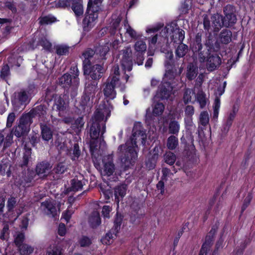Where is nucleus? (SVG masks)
<instances>
[{"label":"nucleus","instance_id":"nucleus-1","mask_svg":"<svg viewBox=\"0 0 255 255\" xmlns=\"http://www.w3.org/2000/svg\"><path fill=\"white\" fill-rule=\"evenodd\" d=\"M146 139L145 131L143 130L140 123L134 124L132 129V134L126 144L120 145L118 152L123 165L128 168L134 163L137 157L136 142L140 141L144 144Z\"/></svg>","mask_w":255,"mask_h":255},{"label":"nucleus","instance_id":"nucleus-2","mask_svg":"<svg viewBox=\"0 0 255 255\" xmlns=\"http://www.w3.org/2000/svg\"><path fill=\"white\" fill-rule=\"evenodd\" d=\"M111 110L105 106L100 107L96 112L92 119L93 123L90 128V134L92 139H97L100 133L103 134L106 131L105 122H104L105 117L106 120L110 116Z\"/></svg>","mask_w":255,"mask_h":255},{"label":"nucleus","instance_id":"nucleus-3","mask_svg":"<svg viewBox=\"0 0 255 255\" xmlns=\"http://www.w3.org/2000/svg\"><path fill=\"white\" fill-rule=\"evenodd\" d=\"M107 82L103 86V92L107 100H113L116 98L117 93L115 88L117 86H120L122 91H124L126 88L125 84H122L120 81L119 66H115Z\"/></svg>","mask_w":255,"mask_h":255},{"label":"nucleus","instance_id":"nucleus-4","mask_svg":"<svg viewBox=\"0 0 255 255\" xmlns=\"http://www.w3.org/2000/svg\"><path fill=\"white\" fill-rule=\"evenodd\" d=\"M109 46L108 45H105L99 48V53H95V51L91 49H88L85 50L82 55L83 58V66L94 64L101 61L105 58V56L109 51Z\"/></svg>","mask_w":255,"mask_h":255},{"label":"nucleus","instance_id":"nucleus-5","mask_svg":"<svg viewBox=\"0 0 255 255\" xmlns=\"http://www.w3.org/2000/svg\"><path fill=\"white\" fill-rule=\"evenodd\" d=\"M175 74H174L170 70L166 72L163 78L164 83L159 88L156 96L162 100L168 99L172 94L173 87L168 80H171L175 77Z\"/></svg>","mask_w":255,"mask_h":255},{"label":"nucleus","instance_id":"nucleus-6","mask_svg":"<svg viewBox=\"0 0 255 255\" xmlns=\"http://www.w3.org/2000/svg\"><path fill=\"white\" fill-rule=\"evenodd\" d=\"M103 62L101 61L92 65L84 66V74L94 80H99L105 72Z\"/></svg>","mask_w":255,"mask_h":255},{"label":"nucleus","instance_id":"nucleus-7","mask_svg":"<svg viewBox=\"0 0 255 255\" xmlns=\"http://www.w3.org/2000/svg\"><path fill=\"white\" fill-rule=\"evenodd\" d=\"M73 70L75 74L72 78L69 74H65L59 79V83L63 87H71L75 90L79 85V79L78 77L79 71L76 67H73Z\"/></svg>","mask_w":255,"mask_h":255},{"label":"nucleus","instance_id":"nucleus-8","mask_svg":"<svg viewBox=\"0 0 255 255\" xmlns=\"http://www.w3.org/2000/svg\"><path fill=\"white\" fill-rule=\"evenodd\" d=\"M166 32L172 33V39L174 42L181 43L185 38V31L178 28L177 24L174 22H171L166 26Z\"/></svg>","mask_w":255,"mask_h":255},{"label":"nucleus","instance_id":"nucleus-9","mask_svg":"<svg viewBox=\"0 0 255 255\" xmlns=\"http://www.w3.org/2000/svg\"><path fill=\"white\" fill-rule=\"evenodd\" d=\"M59 3L62 7L71 6L72 9L77 17L81 16L83 14L84 9L81 0H61Z\"/></svg>","mask_w":255,"mask_h":255},{"label":"nucleus","instance_id":"nucleus-10","mask_svg":"<svg viewBox=\"0 0 255 255\" xmlns=\"http://www.w3.org/2000/svg\"><path fill=\"white\" fill-rule=\"evenodd\" d=\"M235 8L233 6L228 4L224 8L225 16L223 18L224 26L228 27L233 25L237 21L236 15L235 14Z\"/></svg>","mask_w":255,"mask_h":255},{"label":"nucleus","instance_id":"nucleus-11","mask_svg":"<svg viewBox=\"0 0 255 255\" xmlns=\"http://www.w3.org/2000/svg\"><path fill=\"white\" fill-rule=\"evenodd\" d=\"M121 64L125 70H132L131 49L129 46L126 47L120 53Z\"/></svg>","mask_w":255,"mask_h":255},{"label":"nucleus","instance_id":"nucleus-12","mask_svg":"<svg viewBox=\"0 0 255 255\" xmlns=\"http://www.w3.org/2000/svg\"><path fill=\"white\" fill-rule=\"evenodd\" d=\"M30 124L29 117L22 116L20 119L18 125L14 128V135L19 137L27 133L29 130Z\"/></svg>","mask_w":255,"mask_h":255},{"label":"nucleus","instance_id":"nucleus-13","mask_svg":"<svg viewBox=\"0 0 255 255\" xmlns=\"http://www.w3.org/2000/svg\"><path fill=\"white\" fill-rule=\"evenodd\" d=\"M40 208L45 214L53 217L56 216L58 212L55 201L50 199L41 203Z\"/></svg>","mask_w":255,"mask_h":255},{"label":"nucleus","instance_id":"nucleus-14","mask_svg":"<svg viewBox=\"0 0 255 255\" xmlns=\"http://www.w3.org/2000/svg\"><path fill=\"white\" fill-rule=\"evenodd\" d=\"M28 102V96L24 92H20L14 94L12 103L16 110H18L21 106H24Z\"/></svg>","mask_w":255,"mask_h":255},{"label":"nucleus","instance_id":"nucleus-15","mask_svg":"<svg viewBox=\"0 0 255 255\" xmlns=\"http://www.w3.org/2000/svg\"><path fill=\"white\" fill-rule=\"evenodd\" d=\"M104 167L102 171V174L104 176H110L112 175L115 171V166L113 162V156L108 155L104 157L103 159Z\"/></svg>","mask_w":255,"mask_h":255},{"label":"nucleus","instance_id":"nucleus-16","mask_svg":"<svg viewBox=\"0 0 255 255\" xmlns=\"http://www.w3.org/2000/svg\"><path fill=\"white\" fill-rule=\"evenodd\" d=\"M221 63L220 56L216 53H209L207 59L206 66L208 71H213Z\"/></svg>","mask_w":255,"mask_h":255},{"label":"nucleus","instance_id":"nucleus-17","mask_svg":"<svg viewBox=\"0 0 255 255\" xmlns=\"http://www.w3.org/2000/svg\"><path fill=\"white\" fill-rule=\"evenodd\" d=\"M238 111V107L234 105L232 111L228 113L226 122L223 126L222 131L224 133H226L229 131Z\"/></svg>","mask_w":255,"mask_h":255},{"label":"nucleus","instance_id":"nucleus-18","mask_svg":"<svg viewBox=\"0 0 255 255\" xmlns=\"http://www.w3.org/2000/svg\"><path fill=\"white\" fill-rule=\"evenodd\" d=\"M127 186L126 184H122L116 186L114 189V196L115 201L118 207L120 201L122 200L127 193Z\"/></svg>","mask_w":255,"mask_h":255},{"label":"nucleus","instance_id":"nucleus-19","mask_svg":"<svg viewBox=\"0 0 255 255\" xmlns=\"http://www.w3.org/2000/svg\"><path fill=\"white\" fill-rule=\"evenodd\" d=\"M51 170V166L49 163L42 162L38 164L36 167L37 174L40 177H44L49 173Z\"/></svg>","mask_w":255,"mask_h":255},{"label":"nucleus","instance_id":"nucleus-20","mask_svg":"<svg viewBox=\"0 0 255 255\" xmlns=\"http://www.w3.org/2000/svg\"><path fill=\"white\" fill-rule=\"evenodd\" d=\"M103 0H89L87 6V13H98V11L101 10L102 3Z\"/></svg>","mask_w":255,"mask_h":255},{"label":"nucleus","instance_id":"nucleus-21","mask_svg":"<svg viewBox=\"0 0 255 255\" xmlns=\"http://www.w3.org/2000/svg\"><path fill=\"white\" fill-rule=\"evenodd\" d=\"M13 135L11 132L2 130L0 132V146L3 143L4 147L9 146L12 140Z\"/></svg>","mask_w":255,"mask_h":255},{"label":"nucleus","instance_id":"nucleus-22","mask_svg":"<svg viewBox=\"0 0 255 255\" xmlns=\"http://www.w3.org/2000/svg\"><path fill=\"white\" fill-rule=\"evenodd\" d=\"M87 181L82 178V179H79L78 178H74L71 181V188L69 190V189L67 190V193L69 192V191H77L82 189L83 186L86 184Z\"/></svg>","mask_w":255,"mask_h":255},{"label":"nucleus","instance_id":"nucleus-23","mask_svg":"<svg viewBox=\"0 0 255 255\" xmlns=\"http://www.w3.org/2000/svg\"><path fill=\"white\" fill-rule=\"evenodd\" d=\"M212 21V27L215 31H218L223 25V16L219 13H216L213 15L211 17Z\"/></svg>","mask_w":255,"mask_h":255},{"label":"nucleus","instance_id":"nucleus-24","mask_svg":"<svg viewBox=\"0 0 255 255\" xmlns=\"http://www.w3.org/2000/svg\"><path fill=\"white\" fill-rule=\"evenodd\" d=\"M88 222L90 226L93 228L99 226L101 223L99 212L94 211L89 216Z\"/></svg>","mask_w":255,"mask_h":255},{"label":"nucleus","instance_id":"nucleus-25","mask_svg":"<svg viewBox=\"0 0 255 255\" xmlns=\"http://www.w3.org/2000/svg\"><path fill=\"white\" fill-rule=\"evenodd\" d=\"M98 18V13H88L86 11V16L83 20L84 24L87 27H92L95 23Z\"/></svg>","mask_w":255,"mask_h":255},{"label":"nucleus","instance_id":"nucleus-26","mask_svg":"<svg viewBox=\"0 0 255 255\" xmlns=\"http://www.w3.org/2000/svg\"><path fill=\"white\" fill-rule=\"evenodd\" d=\"M41 135L43 140L49 141L52 139L53 132L51 128L44 124H40Z\"/></svg>","mask_w":255,"mask_h":255},{"label":"nucleus","instance_id":"nucleus-27","mask_svg":"<svg viewBox=\"0 0 255 255\" xmlns=\"http://www.w3.org/2000/svg\"><path fill=\"white\" fill-rule=\"evenodd\" d=\"M232 32L228 29L223 30L219 35V40L223 44H227L231 41Z\"/></svg>","mask_w":255,"mask_h":255},{"label":"nucleus","instance_id":"nucleus-28","mask_svg":"<svg viewBox=\"0 0 255 255\" xmlns=\"http://www.w3.org/2000/svg\"><path fill=\"white\" fill-rule=\"evenodd\" d=\"M135 52L145 53L146 51V44L145 41L143 40H138L134 45Z\"/></svg>","mask_w":255,"mask_h":255},{"label":"nucleus","instance_id":"nucleus-29","mask_svg":"<svg viewBox=\"0 0 255 255\" xmlns=\"http://www.w3.org/2000/svg\"><path fill=\"white\" fill-rule=\"evenodd\" d=\"M97 90V83L92 82L90 83H86L85 85V93L89 94L93 97Z\"/></svg>","mask_w":255,"mask_h":255},{"label":"nucleus","instance_id":"nucleus-30","mask_svg":"<svg viewBox=\"0 0 255 255\" xmlns=\"http://www.w3.org/2000/svg\"><path fill=\"white\" fill-rule=\"evenodd\" d=\"M124 27L126 30V33L128 34L131 38L136 39L140 37V35L138 34L137 32L131 28L127 20H125Z\"/></svg>","mask_w":255,"mask_h":255},{"label":"nucleus","instance_id":"nucleus-31","mask_svg":"<svg viewBox=\"0 0 255 255\" xmlns=\"http://www.w3.org/2000/svg\"><path fill=\"white\" fill-rule=\"evenodd\" d=\"M210 244L207 242L204 243L201 249L199 255H217L216 251L212 252L211 250Z\"/></svg>","mask_w":255,"mask_h":255},{"label":"nucleus","instance_id":"nucleus-32","mask_svg":"<svg viewBox=\"0 0 255 255\" xmlns=\"http://www.w3.org/2000/svg\"><path fill=\"white\" fill-rule=\"evenodd\" d=\"M209 115L207 111L201 112L199 117V123L202 126L206 127L209 123Z\"/></svg>","mask_w":255,"mask_h":255},{"label":"nucleus","instance_id":"nucleus-33","mask_svg":"<svg viewBox=\"0 0 255 255\" xmlns=\"http://www.w3.org/2000/svg\"><path fill=\"white\" fill-rule=\"evenodd\" d=\"M178 145V139L176 136L171 135L167 138V146L168 149L173 150L176 148Z\"/></svg>","mask_w":255,"mask_h":255},{"label":"nucleus","instance_id":"nucleus-34","mask_svg":"<svg viewBox=\"0 0 255 255\" xmlns=\"http://www.w3.org/2000/svg\"><path fill=\"white\" fill-rule=\"evenodd\" d=\"M70 47L66 45H58L55 47L56 53L58 55H66L69 53Z\"/></svg>","mask_w":255,"mask_h":255},{"label":"nucleus","instance_id":"nucleus-35","mask_svg":"<svg viewBox=\"0 0 255 255\" xmlns=\"http://www.w3.org/2000/svg\"><path fill=\"white\" fill-rule=\"evenodd\" d=\"M18 248L20 255H29L34 251L33 248L26 244H23Z\"/></svg>","mask_w":255,"mask_h":255},{"label":"nucleus","instance_id":"nucleus-36","mask_svg":"<svg viewBox=\"0 0 255 255\" xmlns=\"http://www.w3.org/2000/svg\"><path fill=\"white\" fill-rule=\"evenodd\" d=\"M180 125L175 121H172L169 125V131L171 134H177L179 131Z\"/></svg>","mask_w":255,"mask_h":255},{"label":"nucleus","instance_id":"nucleus-37","mask_svg":"<svg viewBox=\"0 0 255 255\" xmlns=\"http://www.w3.org/2000/svg\"><path fill=\"white\" fill-rule=\"evenodd\" d=\"M188 51V47L186 45L181 43L176 50V55L178 57H182L185 55Z\"/></svg>","mask_w":255,"mask_h":255},{"label":"nucleus","instance_id":"nucleus-38","mask_svg":"<svg viewBox=\"0 0 255 255\" xmlns=\"http://www.w3.org/2000/svg\"><path fill=\"white\" fill-rule=\"evenodd\" d=\"M197 74V70L192 64H190L188 66V70L187 73V77L189 80L194 79Z\"/></svg>","mask_w":255,"mask_h":255},{"label":"nucleus","instance_id":"nucleus-39","mask_svg":"<svg viewBox=\"0 0 255 255\" xmlns=\"http://www.w3.org/2000/svg\"><path fill=\"white\" fill-rule=\"evenodd\" d=\"M196 98L198 102L200 104V108L202 109L203 108L207 103V99L205 94L203 91H200L197 93Z\"/></svg>","mask_w":255,"mask_h":255},{"label":"nucleus","instance_id":"nucleus-40","mask_svg":"<svg viewBox=\"0 0 255 255\" xmlns=\"http://www.w3.org/2000/svg\"><path fill=\"white\" fill-rule=\"evenodd\" d=\"M195 96V92L193 90L187 89L184 93L183 101L185 104H187L191 102L192 97Z\"/></svg>","mask_w":255,"mask_h":255},{"label":"nucleus","instance_id":"nucleus-41","mask_svg":"<svg viewBox=\"0 0 255 255\" xmlns=\"http://www.w3.org/2000/svg\"><path fill=\"white\" fill-rule=\"evenodd\" d=\"M164 158L166 163L170 165H172L174 163L176 157L173 153L168 151L166 152L164 154Z\"/></svg>","mask_w":255,"mask_h":255},{"label":"nucleus","instance_id":"nucleus-42","mask_svg":"<svg viewBox=\"0 0 255 255\" xmlns=\"http://www.w3.org/2000/svg\"><path fill=\"white\" fill-rule=\"evenodd\" d=\"M220 108V100L219 97L215 98L213 105V118L217 119L218 117L219 109Z\"/></svg>","mask_w":255,"mask_h":255},{"label":"nucleus","instance_id":"nucleus-43","mask_svg":"<svg viewBox=\"0 0 255 255\" xmlns=\"http://www.w3.org/2000/svg\"><path fill=\"white\" fill-rule=\"evenodd\" d=\"M173 53L172 52L168 51L165 55L166 57V60L165 62V66L166 68V72L168 71V70L171 71L174 74L175 73L173 72L172 70H171L170 69V67L171 66V64L172 63V59L173 58Z\"/></svg>","mask_w":255,"mask_h":255},{"label":"nucleus","instance_id":"nucleus-44","mask_svg":"<svg viewBox=\"0 0 255 255\" xmlns=\"http://www.w3.org/2000/svg\"><path fill=\"white\" fill-rule=\"evenodd\" d=\"M164 110V106L161 103H156L153 109V114L155 116H159L162 114Z\"/></svg>","mask_w":255,"mask_h":255},{"label":"nucleus","instance_id":"nucleus-45","mask_svg":"<svg viewBox=\"0 0 255 255\" xmlns=\"http://www.w3.org/2000/svg\"><path fill=\"white\" fill-rule=\"evenodd\" d=\"M55 107L57 110L63 111L66 109V105L64 101L61 97H59L55 101Z\"/></svg>","mask_w":255,"mask_h":255},{"label":"nucleus","instance_id":"nucleus-46","mask_svg":"<svg viewBox=\"0 0 255 255\" xmlns=\"http://www.w3.org/2000/svg\"><path fill=\"white\" fill-rule=\"evenodd\" d=\"M24 239V235L23 233L17 232L14 235V243L18 247L21 246Z\"/></svg>","mask_w":255,"mask_h":255},{"label":"nucleus","instance_id":"nucleus-47","mask_svg":"<svg viewBox=\"0 0 255 255\" xmlns=\"http://www.w3.org/2000/svg\"><path fill=\"white\" fill-rule=\"evenodd\" d=\"M84 125V122L83 119L81 117H79L72 124V128L75 129H77V131H79L83 127Z\"/></svg>","mask_w":255,"mask_h":255},{"label":"nucleus","instance_id":"nucleus-48","mask_svg":"<svg viewBox=\"0 0 255 255\" xmlns=\"http://www.w3.org/2000/svg\"><path fill=\"white\" fill-rule=\"evenodd\" d=\"M55 20L56 19L54 17L48 15L40 17L39 18V23L41 24H48L54 22Z\"/></svg>","mask_w":255,"mask_h":255},{"label":"nucleus","instance_id":"nucleus-49","mask_svg":"<svg viewBox=\"0 0 255 255\" xmlns=\"http://www.w3.org/2000/svg\"><path fill=\"white\" fill-rule=\"evenodd\" d=\"M39 42L40 45H41L44 49L47 51L50 50L52 44L45 37L42 38Z\"/></svg>","mask_w":255,"mask_h":255},{"label":"nucleus","instance_id":"nucleus-50","mask_svg":"<svg viewBox=\"0 0 255 255\" xmlns=\"http://www.w3.org/2000/svg\"><path fill=\"white\" fill-rule=\"evenodd\" d=\"M31 156V149H27L25 150L23 156V162L21 164V166H26L28 164L29 159Z\"/></svg>","mask_w":255,"mask_h":255},{"label":"nucleus","instance_id":"nucleus-51","mask_svg":"<svg viewBox=\"0 0 255 255\" xmlns=\"http://www.w3.org/2000/svg\"><path fill=\"white\" fill-rule=\"evenodd\" d=\"M79 243L81 247H85L90 245L92 243V242L90 238L85 236H83L80 239Z\"/></svg>","mask_w":255,"mask_h":255},{"label":"nucleus","instance_id":"nucleus-52","mask_svg":"<svg viewBox=\"0 0 255 255\" xmlns=\"http://www.w3.org/2000/svg\"><path fill=\"white\" fill-rule=\"evenodd\" d=\"M135 62L138 65H142L143 63V61L144 59V53H140L138 52H135Z\"/></svg>","mask_w":255,"mask_h":255},{"label":"nucleus","instance_id":"nucleus-53","mask_svg":"<svg viewBox=\"0 0 255 255\" xmlns=\"http://www.w3.org/2000/svg\"><path fill=\"white\" fill-rule=\"evenodd\" d=\"M15 119V115L14 113H10L8 115L6 121V127L10 128Z\"/></svg>","mask_w":255,"mask_h":255},{"label":"nucleus","instance_id":"nucleus-54","mask_svg":"<svg viewBox=\"0 0 255 255\" xmlns=\"http://www.w3.org/2000/svg\"><path fill=\"white\" fill-rule=\"evenodd\" d=\"M122 221V217L121 215H119L118 214H117V217L114 221V228L115 230L118 232V230L120 229V227L121 225Z\"/></svg>","mask_w":255,"mask_h":255},{"label":"nucleus","instance_id":"nucleus-55","mask_svg":"<svg viewBox=\"0 0 255 255\" xmlns=\"http://www.w3.org/2000/svg\"><path fill=\"white\" fill-rule=\"evenodd\" d=\"M9 227H8V225L7 224H5L4 225L2 231H1V235L0 236V238L1 239V240H5L8 234H9Z\"/></svg>","mask_w":255,"mask_h":255},{"label":"nucleus","instance_id":"nucleus-56","mask_svg":"<svg viewBox=\"0 0 255 255\" xmlns=\"http://www.w3.org/2000/svg\"><path fill=\"white\" fill-rule=\"evenodd\" d=\"M112 211V208L110 206H104L102 208V215L104 218H109L110 213Z\"/></svg>","mask_w":255,"mask_h":255},{"label":"nucleus","instance_id":"nucleus-57","mask_svg":"<svg viewBox=\"0 0 255 255\" xmlns=\"http://www.w3.org/2000/svg\"><path fill=\"white\" fill-rule=\"evenodd\" d=\"M227 83L226 82H224L222 85H220L217 91L215 92V94L216 95V97H218L217 96H219L220 97L221 95H222L224 92H225V89Z\"/></svg>","mask_w":255,"mask_h":255},{"label":"nucleus","instance_id":"nucleus-58","mask_svg":"<svg viewBox=\"0 0 255 255\" xmlns=\"http://www.w3.org/2000/svg\"><path fill=\"white\" fill-rule=\"evenodd\" d=\"M73 212L74 211L70 209V207H68L67 211L63 213L62 218L64 219L66 222H68Z\"/></svg>","mask_w":255,"mask_h":255},{"label":"nucleus","instance_id":"nucleus-59","mask_svg":"<svg viewBox=\"0 0 255 255\" xmlns=\"http://www.w3.org/2000/svg\"><path fill=\"white\" fill-rule=\"evenodd\" d=\"M185 113L186 116L190 118L194 113V107L192 106H187L185 108ZM189 120L191 121V119H189Z\"/></svg>","mask_w":255,"mask_h":255},{"label":"nucleus","instance_id":"nucleus-60","mask_svg":"<svg viewBox=\"0 0 255 255\" xmlns=\"http://www.w3.org/2000/svg\"><path fill=\"white\" fill-rule=\"evenodd\" d=\"M72 159L75 160L76 158H78L80 155V151L79 149V146L77 144H75L74 145V148L73 150Z\"/></svg>","mask_w":255,"mask_h":255},{"label":"nucleus","instance_id":"nucleus-61","mask_svg":"<svg viewBox=\"0 0 255 255\" xmlns=\"http://www.w3.org/2000/svg\"><path fill=\"white\" fill-rule=\"evenodd\" d=\"M253 198V196L252 194H248L247 196L244 200V204L242 207V211H243L247 206L250 204L252 199Z\"/></svg>","mask_w":255,"mask_h":255},{"label":"nucleus","instance_id":"nucleus-62","mask_svg":"<svg viewBox=\"0 0 255 255\" xmlns=\"http://www.w3.org/2000/svg\"><path fill=\"white\" fill-rule=\"evenodd\" d=\"M16 199L13 197H11L8 200L7 206L8 211H10L13 209L16 204Z\"/></svg>","mask_w":255,"mask_h":255},{"label":"nucleus","instance_id":"nucleus-63","mask_svg":"<svg viewBox=\"0 0 255 255\" xmlns=\"http://www.w3.org/2000/svg\"><path fill=\"white\" fill-rule=\"evenodd\" d=\"M162 39H164V37H161L160 35L156 34L153 37L151 38V39L149 41V44L154 45L156 43L158 40L159 41H162Z\"/></svg>","mask_w":255,"mask_h":255},{"label":"nucleus","instance_id":"nucleus-64","mask_svg":"<svg viewBox=\"0 0 255 255\" xmlns=\"http://www.w3.org/2000/svg\"><path fill=\"white\" fill-rule=\"evenodd\" d=\"M47 254V255H61V253L60 249L56 247H54L48 251Z\"/></svg>","mask_w":255,"mask_h":255}]
</instances>
